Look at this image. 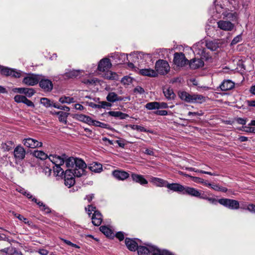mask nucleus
<instances>
[{
  "instance_id": "f257e3e1",
  "label": "nucleus",
  "mask_w": 255,
  "mask_h": 255,
  "mask_svg": "<svg viewBox=\"0 0 255 255\" xmlns=\"http://www.w3.org/2000/svg\"><path fill=\"white\" fill-rule=\"evenodd\" d=\"M228 0L221 1L220 0H214L213 2V6L215 10L213 12H216V16L218 18L223 17L231 20H234L236 18V13L233 12L229 8L225 7V3L228 2Z\"/></svg>"
},
{
  "instance_id": "f03ea898",
  "label": "nucleus",
  "mask_w": 255,
  "mask_h": 255,
  "mask_svg": "<svg viewBox=\"0 0 255 255\" xmlns=\"http://www.w3.org/2000/svg\"><path fill=\"white\" fill-rule=\"evenodd\" d=\"M167 188L174 192H179L182 194L188 195L200 199H201L203 195L201 192L195 188L183 186L177 183L168 184L167 185Z\"/></svg>"
},
{
  "instance_id": "7ed1b4c3",
  "label": "nucleus",
  "mask_w": 255,
  "mask_h": 255,
  "mask_svg": "<svg viewBox=\"0 0 255 255\" xmlns=\"http://www.w3.org/2000/svg\"><path fill=\"white\" fill-rule=\"evenodd\" d=\"M179 98L182 101L190 103H202L205 101V97L201 95L190 94L185 91H180L178 93Z\"/></svg>"
},
{
  "instance_id": "20e7f679",
  "label": "nucleus",
  "mask_w": 255,
  "mask_h": 255,
  "mask_svg": "<svg viewBox=\"0 0 255 255\" xmlns=\"http://www.w3.org/2000/svg\"><path fill=\"white\" fill-rule=\"evenodd\" d=\"M206 44L204 42L200 41L195 44L190 49L193 52L196 56L199 55L200 58L208 60L210 57V55L206 52L205 48Z\"/></svg>"
},
{
  "instance_id": "39448f33",
  "label": "nucleus",
  "mask_w": 255,
  "mask_h": 255,
  "mask_svg": "<svg viewBox=\"0 0 255 255\" xmlns=\"http://www.w3.org/2000/svg\"><path fill=\"white\" fill-rule=\"evenodd\" d=\"M85 210L89 216L94 212L92 217V223L96 226H100L103 220L102 215L99 211L96 210V207L93 205H88L85 208Z\"/></svg>"
},
{
  "instance_id": "423d86ee",
  "label": "nucleus",
  "mask_w": 255,
  "mask_h": 255,
  "mask_svg": "<svg viewBox=\"0 0 255 255\" xmlns=\"http://www.w3.org/2000/svg\"><path fill=\"white\" fill-rule=\"evenodd\" d=\"M0 73L1 75L8 77L11 76L14 78H19L21 76L22 72L15 69L0 65Z\"/></svg>"
},
{
  "instance_id": "0eeeda50",
  "label": "nucleus",
  "mask_w": 255,
  "mask_h": 255,
  "mask_svg": "<svg viewBox=\"0 0 255 255\" xmlns=\"http://www.w3.org/2000/svg\"><path fill=\"white\" fill-rule=\"evenodd\" d=\"M155 72L160 75H165L170 70V66L168 63L164 60H158L155 63Z\"/></svg>"
},
{
  "instance_id": "6e6552de",
  "label": "nucleus",
  "mask_w": 255,
  "mask_h": 255,
  "mask_svg": "<svg viewBox=\"0 0 255 255\" xmlns=\"http://www.w3.org/2000/svg\"><path fill=\"white\" fill-rule=\"evenodd\" d=\"M218 203L221 205L232 210H237L240 207L239 202L237 200L221 198L218 199Z\"/></svg>"
},
{
  "instance_id": "1a4fd4ad",
  "label": "nucleus",
  "mask_w": 255,
  "mask_h": 255,
  "mask_svg": "<svg viewBox=\"0 0 255 255\" xmlns=\"http://www.w3.org/2000/svg\"><path fill=\"white\" fill-rule=\"evenodd\" d=\"M173 62L175 65L179 67H182L187 64L188 60L182 52H176L174 54Z\"/></svg>"
},
{
  "instance_id": "9d476101",
  "label": "nucleus",
  "mask_w": 255,
  "mask_h": 255,
  "mask_svg": "<svg viewBox=\"0 0 255 255\" xmlns=\"http://www.w3.org/2000/svg\"><path fill=\"white\" fill-rule=\"evenodd\" d=\"M40 77L41 75L29 74L23 78L22 82L28 86H34L38 83Z\"/></svg>"
},
{
  "instance_id": "9b49d317",
  "label": "nucleus",
  "mask_w": 255,
  "mask_h": 255,
  "mask_svg": "<svg viewBox=\"0 0 255 255\" xmlns=\"http://www.w3.org/2000/svg\"><path fill=\"white\" fill-rule=\"evenodd\" d=\"M40 87L45 92H50L53 89V85L52 81L42 75L38 82Z\"/></svg>"
},
{
  "instance_id": "f8f14e48",
  "label": "nucleus",
  "mask_w": 255,
  "mask_h": 255,
  "mask_svg": "<svg viewBox=\"0 0 255 255\" xmlns=\"http://www.w3.org/2000/svg\"><path fill=\"white\" fill-rule=\"evenodd\" d=\"M155 245L146 244L144 246H139L137 249L138 255H150Z\"/></svg>"
},
{
  "instance_id": "ddd939ff",
  "label": "nucleus",
  "mask_w": 255,
  "mask_h": 255,
  "mask_svg": "<svg viewBox=\"0 0 255 255\" xmlns=\"http://www.w3.org/2000/svg\"><path fill=\"white\" fill-rule=\"evenodd\" d=\"M112 67V63L108 58L101 59L98 64L97 69L101 72L108 71Z\"/></svg>"
},
{
  "instance_id": "4468645a",
  "label": "nucleus",
  "mask_w": 255,
  "mask_h": 255,
  "mask_svg": "<svg viewBox=\"0 0 255 255\" xmlns=\"http://www.w3.org/2000/svg\"><path fill=\"white\" fill-rule=\"evenodd\" d=\"M66 158V155L65 154H62L61 156L56 154H50L48 156V159L54 165H63Z\"/></svg>"
},
{
  "instance_id": "2eb2a0df",
  "label": "nucleus",
  "mask_w": 255,
  "mask_h": 255,
  "mask_svg": "<svg viewBox=\"0 0 255 255\" xmlns=\"http://www.w3.org/2000/svg\"><path fill=\"white\" fill-rule=\"evenodd\" d=\"M22 143L27 147L34 148L41 147L42 143L32 138H26L23 140Z\"/></svg>"
},
{
  "instance_id": "dca6fc26",
  "label": "nucleus",
  "mask_w": 255,
  "mask_h": 255,
  "mask_svg": "<svg viewBox=\"0 0 255 255\" xmlns=\"http://www.w3.org/2000/svg\"><path fill=\"white\" fill-rule=\"evenodd\" d=\"M72 171L70 169L65 170L64 173V184L68 188L72 186L75 182V180L73 175L71 174Z\"/></svg>"
},
{
  "instance_id": "f3484780",
  "label": "nucleus",
  "mask_w": 255,
  "mask_h": 255,
  "mask_svg": "<svg viewBox=\"0 0 255 255\" xmlns=\"http://www.w3.org/2000/svg\"><path fill=\"white\" fill-rule=\"evenodd\" d=\"M13 155L16 160H22L25 156V150L22 146L18 145L14 148Z\"/></svg>"
},
{
  "instance_id": "a211bd4d",
  "label": "nucleus",
  "mask_w": 255,
  "mask_h": 255,
  "mask_svg": "<svg viewBox=\"0 0 255 255\" xmlns=\"http://www.w3.org/2000/svg\"><path fill=\"white\" fill-rule=\"evenodd\" d=\"M13 92L19 94H24L29 98L31 97L35 93L33 88H15L13 89Z\"/></svg>"
},
{
  "instance_id": "6ab92c4d",
  "label": "nucleus",
  "mask_w": 255,
  "mask_h": 255,
  "mask_svg": "<svg viewBox=\"0 0 255 255\" xmlns=\"http://www.w3.org/2000/svg\"><path fill=\"white\" fill-rule=\"evenodd\" d=\"M139 241L137 239H130L127 238L125 239V244L128 249L131 251H135L138 247V243L136 242Z\"/></svg>"
},
{
  "instance_id": "aec40b11",
  "label": "nucleus",
  "mask_w": 255,
  "mask_h": 255,
  "mask_svg": "<svg viewBox=\"0 0 255 255\" xmlns=\"http://www.w3.org/2000/svg\"><path fill=\"white\" fill-rule=\"evenodd\" d=\"M203 60L197 57L191 59L189 62L190 68L192 69H196L202 67L204 65Z\"/></svg>"
},
{
  "instance_id": "412c9836",
  "label": "nucleus",
  "mask_w": 255,
  "mask_h": 255,
  "mask_svg": "<svg viewBox=\"0 0 255 255\" xmlns=\"http://www.w3.org/2000/svg\"><path fill=\"white\" fill-rule=\"evenodd\" d=\"M217 24L219 28L226 31H231L234 27V25L231 22L224 20L219 21Z\"/></svg>"
},
{
  "instance_id": "4be33fe9",
  "label": "nucleus",
  "mask_w": 255,
  "mask_h": 255,
  "mask_svg": "<svg viewBox=\"0 0 255 255\" xmlns=\"http://www.w3.org/2000/svg\"><path fill=\"white\" fill-rule=\"evenodd\" d=\"M114 177L119 180H124L129 177V174L125 171L115 170L113 171Z\"/></svg>"
},
{
  "instance_id": "5701e85b",
  "label": "nucleus",
  "mask_w": 255,
  "mask_h": 255,
  "mask_svg": "<svg viewBox=\"0 0 255 255\" xmlns=\"http://www.w3.org/2000/svg\"><path fill=\"white\" fill-rule=\"evenodd\" d=\"M150 182L153 184L157 187H166L167 185L171 183H168L167 181L164 180L161 178L158 177H151L150 179Z\"/></svg>"
},
{
  "instance_id": "b1692460",
  "label": "nucleus",
  "mask_w": 255,
  "mask_h": 255,
  "mask_svg": "<svg viewBox=\"0 0 255 255\" xmlns=\"http://www.w3.org/2000/svg\"><path fill=\"white\" fill-rule=\"evenodd\" d=\"M150 255H174V254L166 249L159 248L155 245Z\"/></svg>"
},
{
  "instance_id": "393cba45",
  "label": "nucleus",
  "mask_w": 255,
  "mask_h": 255,
  "mask_svg": "<svg viewBox=\"0 0 255 255\" xmlns=\"http://www.w3.org/2000/svg\"><path fill=\"white\" fill-rule=\"evenodd\" d=\"M132 180L136 183L144 185L148 183L147 180L145 179L143 175L132 173L131 175Z\"/></svg>"
},
{
  "instance_id": "a878e982",
  "label": "nucleus",
  "mask_w": 255,
  "mask_h": 255,
  "mask_svg": "<svg viewBox=\"0 0 255 255\" xmlns=\"http://www.w3.org/2000/svg\"><path fill=\"white\" fill-rule=\"evenodd\" d=\"M234 87V83L230 80H224L220 85L222 91H225L231 90Z\"/></svg>"
},
{
  "instance_id": "bb28decb",
  "label": "nucleus",
  "mask_w": 255,
  "mask_h": 255,
  "mask_svg": "<svg viewBox=\"0 0 255 255\" xmlns=\"http://www.w3.org/2000/svg\"><path fill=\"white\" fill-rule=\"evenodd\" d=\"M106 100L110 103H114L120 101V96H119L115 92H111L108 93L106 97Z\"/></svg>"
},
{
  "instance_id": "cd10ccee",
  "label": "nucleus",
  "mask_w": 255,
  "mask_h": 255,
  "mask_svg": "<svg viewBox=\"0 0 255 255\" xmlns=\"http://www.w3.org/2000/svg\"><path fill=\"white\" fill-rule=\"evenodd\" d=\"M108 114L112 117L119 118L121 120L126 119L128 117V115L120 111H110Z\"/></svg>"
},
{
  "instance_id": "c85d7f7f",
  "label": "nucleus",
  "mask_w": 255,
  "mask_h": 255,
  "mask_svg": "<svg viewBox=\"0 0 255 255\" xmlns=\"http://www.w3.org/2000/svg\"><path fill=\"white\" fill-rule=\"evenodd\" d=\"M89 169L95 173H100L103 170L102 165L97 162L91 163L89 166Z\"/></svg>"
},
{
  "instance_id": "c756f323",
  "label": "nucleus",
  "mask_w": 255,
  "mask_h": 255,
  "mask_svg": "<svg viewBox=\"0 0 255 255\" xmlns=\"http://www.w3.org/2000/svg\"><path fill=\"white\" fill-rule=\"evenodd\" d=\"M205 44L207 48L211 51H216L220 46V43L216 40L207 41Z\"/></svg>"
},
{
  "instance_id": "7c9ffc66",
  "label": "nucleus",
  "mask_w": 255,
  "mask_h": 255,
  "mask_svg": "<svg viewBox=\"0 0 255 255\" xmlns=\"http://www.w3.org/2000/svg\"><path fill=\"white\" fill-rule=\"evenodd\" d=\"M139 73L143 76L155 77L157 76V74L154 70L151 69H142L140 70Z\"/></svg>"
},
{
  "instance_id": "2f4dec72",
  "label": "nucleus",
  "mask_w": 255,
  "mask_h": 255,
  "mask_svg": "<svg viewBox=\"0 0 255 255\" xmlns=\"http://www.w3.org/2000/svg\"><path fill=\"white\" fill-rule=\"evenodd\" d=\"M69 114V113L64 112L63 111H59L56 112V115L58 116L59 121L61 123H64L65 125L67 123V118Z\"/></svg>"
},
{
  "instance_id": "473e14b6",
  "label": "nucleus",
  "mask_w": 255,
  "mask_h": 255,
  "mask_svg": "<svg viewBox=\"0 0 255 255\" xmlns=\"http://www.w3.org/2000/svg\"><path fill=\"white\" fill-rule=\"evenodd\" d=\"M100 230L107 237L113 238L114 236V234L112 230L106 226H101Z\"/></svg>"
},
{
  "instance_id": "72a5a7b5",
  "label": "nucleus",
  "mask_w": 255,
  "mask_h": 255,
  "mask_svg": "<svg viewBox=\"0 0 255 255\" xmlns=\"http://www.w3.org/2000/svg\"><path fill=\"white\" fill-rule=\"evenodd\" d=\"M76 119L78 121L86 123L89 125H90L92 121V119L91 117L82 114L77 115Z\"/></svg>"
},
{
  "instance_id": "f704fd0d",
  "label": "nucleus",
  "mask_w": 255,
  "mask_h": 255,
  "mask_svg": "<svg viewBox=\"0 0 255 255\" xmlns=\"http://www.w3.org/2000/svg\"><path fill=\"white\" fill-rule=\"evenodd\" d=\"M64 164L63 165H54L53 166V170L57 176H62L63 175H64L65 172V171H64Z\"/></svg>"
},
{
  "instance_id": "c9c22d12",
  "label": "nucleus",
  "mask_w": 255,
  "mask_h": 255,
  "mask_svg": "<svg viewBox=\"0 0 255 255\" xmlns=\"http://www.w3.org/2000/svg\"><path fill=\"white\" fill-rule=\"evenodd\" d=\"M75 168L85 169L87 165L85 162L81 159L75 158V162H74Z\"/></svg>"
},
{
  "instance_id": "e433bc0d",
  "label": "nucleus",
  "mask_w": 255,
  "mask_h": 255,
  "mask_svg": "<svg viewBox=\"0 0 255 255\" xmlns=\"http://www.w3.org/2000/svg\"><path fill=\"white\" fill-rule=\"evenodd\" d=\"M33 155L36 158H39L41 160H44L48 158L47 154L41 150H35L33 153Z\"/></svg>"
},
{
  "instance_id": "4c0bfd02",
  "label": "nucleus",
  "mask_w": 255,
  "mask_h": 255,
  "mask_svg": "<svg viewBox=\"0 0 255 255\" xmlns=\"http://www.w3.org/2000/svg\"><path fill=\"white\" fill-rule=\"evenodd\" d=\"M163 93L165 97L168 100H171L174 98L175 94L173 90L170 88L163 89Z\"/></svg>"
},
{
  "instance_id": "58836bf2",
  "label": "nucleus",
  "mask_w": 255,
  "mask_h": 255,
  "mask_svg": "<svg viewBox=\"0 0 255 255\" xmlns=\"http://www.w3.org/2000/svg\"><path fill=\"white\" fill-rule=\"evenodd\" d=\"M75 162V158L73 157H67L65 159V166L67 168L73 167Z\"/></svg>"
},
{
  "instance_id": "ea45409f",
  "label": "nucleus",
  "mask_w": 255,
  "mask_h": 255,
  "mask_svg": "<svg viewBox=\"0 0 255 255\" xmlns=\"http://www.w3.org/2000/svg\"><path fill=\"white\" fill-rule=\"evenodd\" d=\"M59 101L61 104H70L74 102V98L67 96H62L59 99Z\"/></svg>"
},
{
  "instance_id": "a19ab883",
  "label": "nucleus",
  "mask_w": 255,
  "mask_h": 255,
  "mask_svg": "<svg viewBox=\"0 0 255 255\" xmlns=\"http://www.w3.org/2000/svg\"><path fill=\"white\" fill-rule=\"evenodd\" d=\"M72 171L71 174L73 176L80 177L84 174L85 169H81L80 168H74L73 169H71Z\"/></svg>"
},
{
  "instance_id": "79ce46f5",
  "label": "nucleus",
  "mask_w": 255,
  "mask_h": 255,
  "mask_svg": "<svg viewBox=\"0 0 255 255\" xmlns=\"http://www.w3.org/2000/svg\"><path fill=\"white\" fill-rule=\"evenodd\" d=\"M130 127L133 130H136L139 131L141 132H151L149 130H147L146 128H144L142 126L136 125H130Z\"/></svg>"
},
{
  "instance_id": "37998d69",
  "label": "nucleus",
  "mask_w": 255,
  "mask_h": 255,
  "mask_svg": "<svg viewBox=\"0 0 255 255\" xmlns=\"http://www.w3.org/2000/svg\"><path fill=\"white\" fill-rule=\"evenodd\" d=\"M130 56H132L133 57V60L134 62L136 61L137 58H138L140 57V58L142 56H144V55L149 56V57H151V55L149 54H143L142 52H134L131 54H130Z\"/></svg>"
},
{
  "instance_id": "c03bdc74",
  "label": "nucleus",
  "mask_w": 255,
  "mask_h": 255,
  "mask_svg": "<svg viewBox=\"0 0 255 255\" xmlns=\"http://www.w3.org/2000/svg\"><path fill=\"white\" fill-rule=\"evenodd\" d=\"M16 190L22 194V195L26 196L28 199H32L33 197V196L31 194V193L25 190L24 188H22L21 187L18 188Z\"/></svg>"
},
{
  "instance_id": "a18cd8bd",
  "label": "nucleus",
  "mask_w": 255,
  "mask_h": 255,
  "mask_svg": "<svg viewBox=\"0 0 255 255\" xmlns=\"http://www.w3.org/2000/svg\"><path fill=\"white\" fill-rule=\"evenodd\" d=\"M158 102H152L147 103L145 107L146 109L149 110H153L158 109Z\"/></svg>"
},
{
  "instance_id": "49530a36",
  "label": "nucleus",
  "mask_w": 255,
  "mask_h": 255,
  "mask_svg": "<svg viewBox=\"0 0 255 255\" xmlns=\"http://www.w3.org/2000/svg\"><path fill=\"white\" fill-rule=\"evenodd\" d=\"M40 103L46 108L52 107V102L46 98H41Z\"/></svg>"
},
{
  "instance_id": "de8ad7c7",
  "label": "nucleus",
  "mask_w": 255,
  "mask_h": 255,
  "mask_svg": "<svg viewBox=\"0 0 255 255\" xmlns=\"http://www.w3.org/2000/svg\"><path fill=\"white\" fill-rule=\"evenodd\" d=\"M80 70H72L66 73L67 76L69 78H76L79 76Z\"/></svg>"
},
{
  "instance_id": "09e8293b",
  "label": "nucleus",
  "mask_w": 255,
  "mask_h": 255,
  "mask_svg": "<svg viewBox=\"0 0 255 255\" xmlns=\"http://www.w3.org/2000/svg\"><path fill=\"white\" fill-rule=\"evenodd\" d=\"M117 77L118 75L116 73L111 71H108L105 75L106 79L110 80H116L117 79Z\"/></svg>"
},
{
  "instance_id": "8fccbe9b",
  "label": "nucleus",
  "mask_w": 255,
  "mask_h": 255,
  "mask_svg": "<svg viewBox=\"0 0 255 255\" xmlns=\"http://www.w3.org/2000/svg\"><path fill=\"white\" fill-rule=\"evenodd\" d=\"M112 105L109 102L101 101L99 102V109H108L112 107Z\"/></svg>"
},
{
  "instance_id": "3c124183",
  "label": "nucleus",
  "mask_w": 255,
  "mask_h": 255,
  "mask_svg": "<svg viewBox=\"0 0 255 255\" xmlns=\"http://www.w3.org/2000/svg\"><path fill=\"white\" fill-rule=\"evenodd\" d=\"M201 199L207 200L210 203L214 205H216L217 203H218V200L214 198L209 197L206 195H205L204 193H203Z\"/></svg>"
},
{
  "instance_id": "603ef678",
  "label": "nucleus",
  "mask_w": 255,
  "mask_h": 255,
  "mask_svg": "<svg viewBox=\"0 0 255 255\" xmlns=\"http://www.w3.org/2000/svg\"><path fill=\"white\" fill-rule=\"evenodd\" d=\"M12 214L17 218H18L19 220L22 221L25 224H27L29 225V222L28 221L27 219L24 218L22 215L15 213L14 212H12Z\"/></svg>"
},
{
  "instance_id": "864d4df0",
  "label": "nucleus",
  "mask_w": 255,
  "mask_h": 255,
  "mask_svg": "<svg viewBox=\"0 0 255 255\" xmlns=\"http://www.w3.org/2000/svg\"><path fill=\"white\" fill-rule=\"evenodd\" d=\"M132 79L129 76H125L121 80V83L124 85H128L132 83Z\"/></svg>"
},
{
  "instance_id": "5fc2aeb1",
  "label": "nucleus",
  "mask_w": 255,
  "mask_h": 255,
  "mask_svg": "<svg viewBox=\"0 0 255 255\" xmlns=\"http://www.w3.org/2000/svg\"><path fill=\"white\" fill-rule=\"evenodd\" d=\"M186 176L188 177H190L192 179V180L195 183H202L204 182V179L198 177H195V176H191L190 175H187V174L186 175Z\"/></svg>"
},
{
  "instance_id": "6e6d98bb",
  "label": "nucleus",
  "mask_w": 255,
  "mask_h": 255,
  "mask_svg": "<svg viewBox=\"0 0 255 255\" xmlns=\"http://www.w3.org/2000/svg\"><path fill=\"white\" fill-rule=\"evenodd\" d=\"M25 96L22 95H17L14 96V101L17 103H23L24 100L25 98Z\"/></svg>"
},
{
  "instance_id": "4d7b16f0",
  "label": "nucleus",
  "mask_w": 255,
  "mask_h": 255,
  "mask_svg": "<svg viewBox=\"0 0 255 255\" xmlns=\"http://www.w3.org/2000/svg\"><path fill=\"white\" fill-rule=\"evenodd\" d=\"M97 80L95 79H85L83 82L87 85H92L96 83Z\"/></svg>"
},
{
  "instance_id": "13d9d810",
  "label": "nucleus",
  "mask_w": 255,
  "mask_h": 255,
  "mask_svg": "<svg viewBox=\"0 0 255 255\" xmlns=\"http://www.w3.org/2000/svg\"><path fill=\"white\" fill-rule=\"evenodd\" d=\"M134 93H138L139 94H144L145 91L143 88H142L140 86H137L134 89Z\"/></svg>"
},
{
  "instance_id": "bf43d9fd",
  "label": "nucleus",
  "mask_w": 255,
  "mask_h": 255,
  "mask_svg": "<svg viewBox=\"0 0 255 255\" xmlns=\"http://www.w3.org/2000/svg\"><path fill=\"white\" fill-rule=\"evenodd\" d=\"M242 39L241 35H238L237 36H236L232 41L231 44L232 45H235L237 43L240 42Z\"/></svg>"
},
{
  "instance_id": "052dcab7",
  "label": "nucleus",
  "mask_w": 255,
  "mask_h": 255,
  "mask_svg": "<svg viewBox=\"0 0 255 255\" xmlns=\"http://www.w3.org/2000/svg\"><path fill=\"white\" fill-rule=\"evenodd\" d=\"M250 126L244 127V131L247 132L255 133V128H252Z\"/></svg>"
},
{
  "instance_id": "680f3d73",
  "label": "nucleus",
  "mask_w": 255,
  "mask_h": 255,
  "mask_svg": "<svg viewBox=\"0 0 255 255\" xmlns=\"http://www.w3.org/2000/svg\"><path fill=\"white\" fill-rule=\"evenodd\" d=\"M23 103L27 105L28 107L32 108L34 107V104H33V103L31 102L30 100H28L26 97H25Z\"/></svg>"
},
{
  "instance_id": "e2e57ef3",
  "label": "nucleus",
  "mask_w": 255,
  "mask_h": 255,
  "mask_svg": "<svg viewBox=\"0 0 255 255\" xmlns=\"http://www.w3.org/2000/svg\"><path fill=\"white\" fill-rule=\"evenodd\" d=\"M196 170H197V171H195V172H198V173H203V174H208V175H212V176H217V175H218V174H217L215 173H212L211 172L206 171H204V170H198V169H196Z\"/></svg>"
},
{
  "instance_id": "0e129e2a",
  "label": "nucleus",
  "mask_w": 255,
  "mask_h": 255,
  "mask_svg": "<svg viewBox=\"0 0 255 255\" xmlns=\"http://www.w3.org/2000/svg\"><path fill=\"white\" fill-rule=\"evenodd\" d=\"M40 209L44 212L46 214H48L51 212L50 209L45 204H44L43 207H41Z\"/></svg>"
},
{
  "instance_id": "69168bd1",
  "label": "nucleus",
  "mask_w": 255,
  "mask_h": 255,
  "mask_svg": "<svg viewBox=\"0 0 255 255\" xmlns=\"http://www.w3.org/2000/svg\"><path fill=\"white\" fill-rule=\"evenodd\" d=\"M247 209L253 213H255V205L253 204H249L247 207Z\"/></svg>"
},
{
  "instance_id": "338daca9",
  "label": "nucleus",
  "mask_w": 255,
  "mask_h": 255,
  "mask_svg": "<svg viewBox=\"0 0 255 255\" xmlns=\"http://www.w3.org/2000/svg\"><path fill=\"white\" fill-rule=\"evenodd\" d=\"M31 201L35 202L40 208L41 207H43V206L44 205V204L40 201H38L36 198L34 197H33V198L31 199Z\"/></svg>"
},
{
  "instance_id": "774afa93",
  "label": "nucleus",
  "mask_w": 255,
  "mask_h": 255,
  "mask_svg": "<svg viewBox=\"0 0 255 255\" xmlns=\"http://www.w3.org/2000/svg\"><path fill=\"white\" fill-rule=\"evenodd\" d=\"M203 115V113L202 111H200L199 112H189L188 113V116H201Z\"/></svg>"
}]
</instances>
